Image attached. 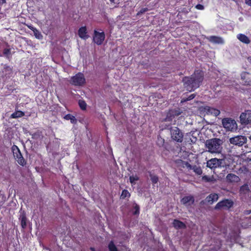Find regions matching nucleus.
<instances>
[{
	"instance_id": "obj_19",
	"label": "nucleus",
	"mask_w": 251,
	"mask_h": 251,
	"mask_svg": "<svg viewBox=\"0 0 251 251\" xmlns=\"http://www.w3.org/2000/svg\"><path fill=\"white\" fill-rule=\"evenodd\" d=\"M209 41L216 44H223L224 43V41L221 37L215 36H210Z\"/></svg>"
},
{
	"instance_id": "obj_15",
	"label": "nucleus",
	"mask_w": 251,
	"mask_h": 251,
	"mask_svg": "<svg viewBox=\"0 0 251 251\" xmlns=\"http://www.w3.org/2000/svg\"><path fill=\"white\" fill-rule=\"evenodd\" d=\"M173 225L176 229H185L186 228V225L182 221L177 219L174 220L173 222Z\"/></svg>"
},
{
	"instance_id": "obj_31",
	"label": "nucleus",
	"mask_w": 251,
	"mask_h": 251,
	"mask_svg": "<svg viewBox=\"0 0 251 251\" xmlns=\"http://www.w3.org/2000/svg\"><path fill=\"white\" fill-rule=\"evenodd\" d=\"M175 116L172 114V113L170 110L169 112L167 114L166 117L165 118V121L171 122L174 118H175Z\"/></svg>"
},
{
	"instance_id": "obj_40",
	"label": "nucleus",
	"mask_w": 251,
	"mask_h": 251,
	"mask_svg": "<svg viewBox=\"0 0 251 251\" xmlns=\"http://www.w3.org/2000/svg\"><path fill=\"white\" fill-rule=\"evenodd\" d=\"M196 8L199 10H203L204 9V6L202 4H198L195 6Z\"/></svg>"
},
{
	"instance_id": "obj_30",
	"label": "nucleus",
	"mask_w": 251,
	"mask_h": 251,
	"mask_svg": "<svg viewBox=\"0 0 251 251\" xmlns=\"http://www.w3.org/2000/svg\"><path fill=\"white\" fill-rule=\"evenodd\" d=\"M165 143V140L162 138L160 136H158L156 141V144L159 147H163Z\"/></svg>"
},
{
	"instance_id": "obj_48",
	"label": "nucleus",
	"mask_w": 251,
	"mask_h": 251,
	"mask_svg": "<svg viewBox=\"0 0 251 251\" xmlns=\"http://www.w3.org/2000/svg\"><path fill=\"white\" fill-rule=\"evenodd\" d=\"M91 249V250L92 251H96V250H95V248H91V249Z\"/></svg>"
},
{
	"instance_id": "obj_22",
	"label": "nucleus",
	"mask_w": 251,
	"mask_h": 251,
	"mask_svg": "<svg viewBox=\"0 0 251 251\" xmlns=\"http://www.w3.org/2000/svg\"><path fill=\"white\" fill-rule=\"evenodd\" d=\"M64 119L67 120H70L72 124H75L77 122V120L75 117L70 114H68L65 115Z\"/></svg>"
},
{
	"instance_id": "obj_45",
	"label": "nucleus",
	"mask_w": 251,
	"mask_h": 251,
	"mask_svg": "<svg viewBox=\"0 0 251 251\" xmlns=\"http://www.w3.org/2000/svg\"><path fill=\"white\" fill-rule=\"evenodd\" d=\"M6 2L5 0H0V5H2Z\"/></svg>"
},
{
	"instance_id": "obj_11",
	"label": "nucleus",
	"mask_w": 251,
	"mask_h": 251,
	"mask_svg": "<svg viewBox=\"0 0 251 251\" xmlns=\"http://www.w3.org/2000/svg\"><path fill=\"white\" fill-rule=\"evenodd\" d=\"M222 160L214 158L208 160L206 162V166L211 169H215L221 166Z\"/></svg>"
},
{
	"instance_id": "obj_39",
	"label": "nucleus",
	"mask_w": 251,
	"mask_h": 251,
	"mask_svg": "<svg viewBox=\"0 0 251 251\" xmlns=\"http://www.w3.org/2000/svg\"><path fill=\"white\" fill-rule=\"evenodd\" d=\"M202 179L206 182H210L211 181L210 178L207 176H203L202 177Z\"/></svg>"
},
{
	"instance_id": "obj_7",
	"label": "nucleus",
	"mask_w": 251,
	"mask_h": 251,
	"mask_svg": "<svg viewBox=\"0 0 251 251\" xmlns=\"http://www.w3.org/2000/svg\"><path fill=\"white\" fill-rule=\"evenodd\" d=\"M233 202L231 200L225 199L222 201H219L217 203L215 206V209H226L227 210L233 206Z\"/></svg>"
},
{
	"instance_id": "obj_17",
	"label": "nucleus",
	"mask_w": 251,
	"mask_h": 251,
	"mask_svg": "<svg viewBox=\"0 0 251 251\" xmlns=\"http://www.w3.org/2000/svg\"><path fill=\"white\" fill-rule=\"evenodd\" d=\"M219 196L216 193H212L206 197L205 199L206 201L210 204H212L214 202L217 201Z\"/></svg>"
},
{
	"instance_id": "obj_35",
	"label": "nucleus",
	"mask_w": 251,
	"mask_h": 251,
	"mask_svg": "<svg viewBox=\"0 0 251 251\" xmlns=\"http://www.w3.org/2000/svg\"><path fill=\"white\" fill-rule=\"evenodd\" d=\"M129 179L130 182L131 184H133L135 183V181H137L139 179V177L137 175H135V176H129Z\"/></svg>"
},
{
	"instance_id": "obj_4",
	"label": "nucleus",
	"mask_w": 251,
	"mask_h": 251,
	"mask_svg": "<svg viewBox=\"0 0 251 251\" xmlns=\"http://www.w3.org/2000/svg\"><path fill=\"white\" fill-rule=\"evenodd\" d=\"M70 83L71 84L76 86L83 85L86 83V80L83 74L78 73L75 75L72 76Z\"/></svg>"
},
{
	"instance_id": "obj_36",
	"label": "nucleus",
	"mask_w": 251,
	"mask_h": 251,
	"mask_svg": "<svg viewBox=\"0 0 251 251\" xmlns=\"http://www.w3.org/2000/svg\"><path fill=\"white\" fill-rule=\"evenodd\" d=\"M40 133H41L40 132L37 131V132H36L33 133H30V135H31L32 138L33 139L36 140L39 138V137L40 136Z\"/></svg>"
},
{
	"instance_id": "obj_3",
	"label": "nucleus",
	"mask_w": 251,
	"mask_h": 251,
	"mask_svg": "<svg viewBox=\"0 0 251 251\" xmlns=\"http://www.w3.org/2000/svg\"><path fill=\"white\" fill-rule=\"evenodd\" d=\"M11 150L13 152V156L17 163L22 166H25L27 163L26 161L23 156L18 147L15 145H13L11 147Z\"/></svg>"
},
{
	"instance_id": "obj_12",
	"label": "nucleus",
	"mask_w": 251,
	"mask_h": 251,
	"mask_svg": "<svg viewBox=\"0 0 251 251\" xmlns=\"http://www.w3.org/2000/svg\"><path fill=\"white\" fill-rule=\"evenodd\" d=\"M202 111L207 115H213L215 116H217L220 114L219 110L208 106H204Z\"/></svg>"
},
{
	"instance_id": "obj_16",
	"label": "nucleus",
	"mask_w": 251,
	"mask_h": 251,
	"mask_svg": "<svg viewBox=\"0 0 251 251\" xmlns=\"http://www.w3.org/2000/svg\"><path fill=\"white\" fill-rule=\"evenodd\" d=\"M78 34L80 38L83 39H87L89 38L87 35V28L85 26H82L78 30Z\"/></svg>"
},
{
	"instance_id": "obj_32",
	"label": "nucleus",
	"mask_w": 251,
	"mask_h": 251,
	"mask_svg": "<svg viewBox=\"0 0 251 251\" xmlns=\"http://www.w3.org/2000/svg\"><path fill=\"white\" fill-rule=\"evenodd\" d=\"M134 211L132 214L134 215H139L140 214V207L137 204H135L133 207Z\"/></svg>"
},
{
	"instance_id": "obj_44",
	"label": "nucleus",
	"mask_w": 251,
	"mask_h": 251,
	"mask_svg": "<svg viewBox=\"0 0 251 251\" xmlns=\"http://www.w3.org/2000/svg\"><path fill=\"white\" fill-rule=\"evenodd\" d=\"M246 3L251 6V0H245Z\"/></svg>"
},
{
	"instance_id": "obj_5",
	"label": "nucleus",
	"mask_w": 251,
	"mask_h": 251,
	"mask_svg": "<svg viewBox=\"0 0 251 251\" xmlns=\"http://www.w3.org/2000/svg\"><path fill=\"white\" fill-rule=\"evenodd\" d=\"M170 132L172 140L178 143L182 142L183 134L178 127L176 126L171 127Z\"/></svg>"
},
{
	"instance_id": "obj_33",
	"label": "nucleus",
	"mask_w": 251,
	"mask_h": 251,
	"mask_svg": "<svg viewBox=\"0 0 251 251\" xmlns=\"http://www.w3.org/2000/svg\"><path fill=\"white\" fill-rule=\"evenodd\" d=\"M32 31L34 33V35L35 37L38 39H40L42 38L43 36L41 33L37 30L36 28H34V30L32 29Z\"/></svg>"
},
{
	"instance_id": "obj_1",
	"label": "nucleus",
	"mask_w": 251,
	"mask_h": 251,
	"mask_svg": "<svg viewBox=\"0 0 251 251\" xmlns=\"http://www.w3.org/2000/svg\"><path fill=\"white\" fill-rule=\"evenodd\" d=\"M203 80V73L199 70H195L190 76H184L182 79L184 87L189 92L199 88Z\"/></svg>"
},
{
	"instance_id": "obj_23",
	"label": "nucleus",
	"mask_w": 251,
	"mask_h": 251,
	"mask_svg": "<svg viewBox=\"0 0 251 251\" xmlns=\"http://www.w3.org/2000/svg\"><path fill=\"white\" fill-rule=\"evenodd\" d=\"M230 241L236 242L239 238V235L235 232H232L229 234Z\"/></svg>"
},
{
	"instance_id": "obj_26",
	"label": "nucleus",
	"mask_w": 251,
	"mask_h": 251,
	"mask_svg": "<svg viewBox=\"0 0 251 251\" xmlns=\"http://www.w3.org/2000/svg\"><path fill=\"white\" fill-rule=\"evenodd\" d=\"M193 171L197 175H201L202 174V170L201 167L197 166L196 165H194L193 167Z\"/></svg>"
},
{
	"instance_id": "obj_8",
	"label": "nucleus",
	"mask_w": 251,
	"mask_h": 251,
	"mask_svg": "<svg viewBox=\"0 0 251 251\" xmlns=\"http://www.w3.org/2000/svg\"><path fill=\"white\" fill-rule=\"evenodd\" d=\"M247 141L246 137L243 135H238L229 139V142L231 144L239 147L242 146L247 142Z\"/></svg>"
},
{
	"instance_id": "obj_2",
	"label": "nucleus",
	"mask_w": 251,
	"mask_h": 251,
	"mask_svg": "<svg viewBox=\"0 0 251 251\" xmlns=\"http://www.w3.org/2000/svg\"><path fill=\"white\" fill-rule=\"evenodd\" d=\"M222 141L218 138H213L207 140L205 142V147L208 151L212 153H219L222 152Z\"/></svg>"
},
{
	"instance_id": "obj_6",
	"label": "nucleus",
	"mask_w": 251,
	"mask_h": 251,
	"mask_svg": "<svg viewBox=\"0 0 251 251\" xmlns=\"http://www.w3.org/2000/svg\"><path fill=\"white\" fill-rule=\"evenodd\" d=\"M222 124L224 128L228 131H233L237 128V124L234 120L231 118H225L222 120Z\"/></svg>"
},
{
	"instance_id": "obj_37",
	"label": "nucleus",
	"mask_w": 251,
	"mask_h": 251,
	"mask_svg": "<svg viewBox=\"0 0 251 251\" xmlns=\"http://www.w3.org/2000/svg\"><path fill=\"white\" fill-rule=\"evenodd\" d=\"M196 95L195 94H192L186 98H183L182 99V100H181V101H187L193 99L196 97Z\"/></svg>"
},
{
	"instance_id": "obj_21",
	"label": "nucleus",
	"mask_w": 251,
	"mask_h": 251,
	"mask_svg": "<svg viewBox=\"0 0 251 251\" xmlns=\"http://www.w3.org/2000/svg\"><path fill=\"white\" fill-rule=\"evenodd\" d=\"M25 115V113L20 110H17L13 113L10 118L13 119H17L23 117Z\"/></svg>"
},
{
	"instance_id": "obj_13",
	"label": "nucleus",
	"mask_w": 251,
	"mask_h": 251,
	"mask_svg": "<svg viewBox=\"0 0 251 251\" xmlns=\"http://www.w3.org/2000/svg\"><path fill=\"white\" fill-rule=\"evenodd\" d=\"M19 220L21 221V226L23 229L26 228L27 226V218L26 213L25 211L20 212Z\"/></svg>"
},
{
	"instance_id": "obj_41",
	"label": "nucleus",
	"mask_w": 251,
	"mask_h": 251,
	"mask_svg": "<svg viewBox=\"0 0 251 251\" xmlns=\"http://www.w3.org/2000/svg\"><path fill=\"white\" fill-rule=\"evenodd\" d=\"M186 166H187L188 169L193 170L194 166H192L191 164H190L189 163H186Z\"/></svg>"
},
{
	"instance_id": "obj_43",
	"label": "nucleus",
	"mask_w": 251,
	"mask_h": 251,
	"mask_svg": "<svg viewBox=\"0 0 251 251\" xmlns=\"http://www.w3.org/2000/svg\"><path fill=\"white\" fill-rule=\"evenodd\" d=\"M148 11V8H142L140 11V13H143L146 11Z\"/></svg>"
},
{
	"instance_id": "obj_10",
	"label": "nucleus",
	"mask_w": 251,
	"mask_h": 251,
	"mask_svg": "<svg viewBox=\"0 0 251 251\" xmlns=\"http://www.w3.org/2000/svg\"><path fill=\"white\" fill-rule=\"evenodd\" d=\"M105 38V36L104 32H99L96 30H94L93 41L97 45H101Z\"/></svg>"
},
{
	"instance_id": "obj_38",
	"label": "nucleus",
	"mask_w": 251,
	"mask_h": 251,
	"mask_svg": "<svg viewBox=\"0 0 251 251\" xmlns=\"http://www.w3.org/2000/svg\"><path fill=\"white\" fill-rule=\"evenodd\" d=\"M11 53V50L10 49H4L3 50V54L6 57V58H9V55Z\"/></svg>"
},
{
	"instance_id": "obj_34",
	"label": "nucleus",
	"mask_w": 251,
	"mask_h": 251,
	"mask_svg": "<svg viewBox=\"0 0 251 251\" xmlns=\"http://www.w3.org/2000/svg\"><path fill=\"white\" fill-rule=\"evenodd\" d=\"M78 104L80 108L83 110H84L86 108L87 104L85 102V101L83 100H79L78 101Z\"/></svg>"
},
{
	"instance_id": "obj_9",
	"label": "nucleus",
	"mask_w": 251,
	"mask_h": 251,
	"mask_svg": "<svg viewBox=\"0 0 251 251\" xmlns=\"http://www.w3.org/2000/svg\"><path fill=\"white\" fill-rule=\"evenodd\" d=\"M240 120L242 125H247L251 123V110L242 112L240 116Z\"/></svg>"
},
{
	"instance_id": "obj_29",
	"label": "nucleus",
	"mask_w": 251,
	"mask_h": 251,
	"mask_svg": "<svg viewBox=\"0 0 251 251\" xmlns=\"http://www.w3.org/2000/svg\"><path fill=\"white\" fill-rule=\"evenodd\" d=\"M108 247L109 251H118L117 248L112 241L109 242Z\"/></svg>"
},
{
	"instance_id": "obj_46",
	"label": "nucleus",
	"mask_w": 251,
	"mask_h": 251,
	"mask_svg": "<svg viewBox=\"0 0 251 251\" xmlns=\"http://www.w3.org/2000/svg\"><path fill=\"white\" fill-rule=\"evenodd\" d=\"M29 28L31 30H32V29L34 30V28H35V27H33L32 26H28Z\"/></svg>"
},
{
	"instance_id": "obj_24",
	"label": "nucleus",
	"mask_w": 251,
	"mask_h": 251,
	"mask_svg": "<svg viewBox=\"0 0 251 251\" xmlns=\"http://www.w3.org/2000/svg\"><path fill=\"white\" fill-rule=\"evenodd\" d=\"M150 173V177L151 178V180L153 184H155L157 183L159 180V178L157 176L151 174V172Z\"/></svg>"
},
{
	"instance_id": "obj_18",
	"label": "nucleus",
	"mask_w": 251,
	"mask_h": 251,
	"mask_svg": "<svg viewBox=\"0 0 251 251\" xmlns=\"http://www.w3.org/2000/svg\"><path fill=\"white\" fill-rule=\"evenodd\" d=\"M226 181L228 182H237L239 181V177L235 174H228L226 176Z\"/></svg>"
},
{
	"instance_id": "obj_50",
	"label": "nucleus",
	"mask_w": 251,
	"mask_h": 251,
	"mask_svg": "<svg viewBox=\"0 0 251 251\" xmlns=\"http://www.w3.org/2000/svg\"><path fill=\"white\" fill-rule=\"evenodd\" d=\"M243 187L242 186L241 188V190H242L243 189Z\"/></svg>"
},
{
	"instance_id": "obj_28",
	"label": "nucleus",
	"mask_w": 251,
	"mask_h": 251,
	"mask_svg": "<svg viewBox=\"0 0 251 251\" xmlns=\"http://www.w3.org/2000/svg\"><path fill=\"white\" fill-rule=\"evenodd\" d=\"M108 247L109 251H118L117 248L112 241L109 242Z\"/></svg>"
},
{
	"instance_id": "obj_47",
	"label": "nucleus",
	"mask_w": 251,
	"mask_h": 251,
	"mask_svg": "<svg viewBox=\"0 0 251 251\" xmlns=\"http://www.w3.org/2000/svg\"><path fill=\"white\" fill-rule=\"evenodd\" d=\"M5 69H6L7 70H9L11 71V68H10L9 67H6V68H5Z\"/></svg>"
},
{
	"instance_id": "obj_42",
	"label": "nucleus",
	"mask_w": 251,
	"mask_h": 251,
	"mask_svg": "<svg viewBox=\"0 0 251 251\" xmlns=\"http://www.w3.org/2000/svg\"><path fill=\"white\" fill-rule=\"evenodd\" d=\"M251 213V210H246L244 212V214L246 215H248Z\"/></svg>"
},
{
	"instance_id": "obj_49",
	"label": "nucleus",
	"mask_w": 251,
	"mask_h": 251,
	"mask_svg": "<svg viewBox=\"0 0 251 251\" xmlns=\"http://www.w3.org/2000/svg\"><path fill=\"white\" fill-rule=\"evenodd\" d=\"M111 2H114V0H110Z\"/></svg>"
},
{
	"instance_id": "obj_14",
	"label": "nucleus",
	"mask_w": 251,
	"mask_h": 251,
	"mask_svg": "<svg viewBox=\"0 0 251 251\" xmlns=\"http://www.w3.org/2000/svg\"><path fill=\"white\" fill-rule=\"evenodd\" d=\"M180 201L184 205H190L194 203L195 199L193 196H187L182 198Z\"/></svg>"
},
{
	"instance_id": "obj_25",
	"label": "nucleus",
	"mask_w": 251,
	"mask_h": 251,
	"mask_svg": "<svg viewBox=\"0 0 251 251\" xmlns=\"http://www.w3.org/2000/svg\"><path fill=\"white\" fill-rule=\"evenodd\" d=\"M171 111L175 117L179 116L182 113V111L179 108L171 109Z\"/></svg>"
},
{
	"instance_id": "obj_20",
	"label": "nucleus",
	"mask_w": 251,
	"mask_h": 251,
	"mask_svg": "<svg viewBox=\"0 0 251 251\" xmlns=\"http://www.w3.org/2000/svg\"><path fill=\"white\" fill-rule=\"evenodd\" d=\"M238 39L242 42L248 44L250 43L249 38L245 35L239 34L237 36Z\"/></svg>"
},
{
	"instance_id": "obj_27",
	"label": "nucleus",
	"mask_w": 251,
	"mask_h": 251,
	"mask_svg": "<svg viewBox=\"0 0 251 251\" xmlns=\"http://www.w3.org/2000/svg\"><path fill=\"white\" fill-rule=\"evenodd\" d=\"M130 196V194L128 191V190L126 189H124L122 191L121 195V199H125L126 198H129Z\"/></svg>"
}]
</instances>
